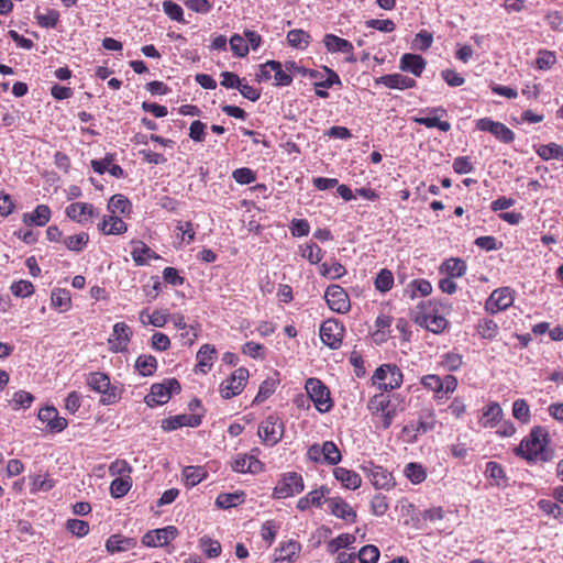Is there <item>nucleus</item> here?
<instances>
[{
	"instance_id": "obj_1",
	"label": "nucleus",
	"mask_w": 563,
	"mask_h": 563,
	"mask_svg": "<svg viewBox=\"0 0 563 563\" xmlns=\"http://www.w3.org/2000/svg\"><path fill=\"white\" fill-rule=\"evenodd\" d=\"M549 432L544 427H534L530 434L515 448V454L528 462H549L553 457V451L547 446Z\"/></svg>"
},
{
	"instance_id": "obj_2",
	"label": "nucleus",
	"mask_w": 563,
	"mask_h": 563,
	"mask_svg": "<svg viewBox=\"0 0 563 563\" xmlns=\"http://www.w3.org/2000/svg\"><path fill=\"white\" fill-rule=\"evenodd\" d=\"M86 383L92 390L101 395L100 402L102 405H113L121 398L120 388L111 385L110 377L106 373H89Z\"/></svg>"
},
{
	"instance_id": "obj_3",
	"label": "nucleus",
	"mask_w": 563,
	"mask_h": 563,
	"mask_svg": "<svg viewBox=\"0 0 563 563\" xmlns=\"http://www.w3.org/2000/svg\"><path fill=\"white\" fill-rule=\"evenodd\" d=\"M404 375L400 368L395 364H383L377 367L372 376V382L383 391H389L399 388L402 384Z\"/></svg>"
},
{
	"instance_id": "obj_4",
	"label": "nucleus",
	"mask_w": 563,
	"mask_h": 563,
	"mask_svg": "<svg viewBox=\"0 0 563 563\" xmlns=\"http://www.w3.org/2000/svg\"><path fill=\"white\" fill-rule=\"evenodd\" d=\"M305 389L320 413L329 412L332 409L333 402L330 397V390L320 379L308 378Z\"/></svg>"
},
{
	"instance_id": "obj_5",
	"label": "nucleus",
	"mask_w": 563,
	"mask_h": 563,
	"mask_svg": "<svg viewBox=\"0 0 563 563\" xmlns=\"http://www.w3.org/2000/svg\"><path fill=\"white\" fill-rule=\"evenodd\" d=\"M180 384L176 378L165 379L163 383L153 384L150 394L144 398L148 407L166 404L173 394H179Z\"/></svg>"
},
{
	"instance_id": "obj_6",
	"label": "nucleus",
	"mask_w": 563,
	"mask_h": 563,
	"mask_svg": "<svg viewBox=\"0 0 563 563\" xmlns=\"http://www.w3.org/2000/svg\"><path fill=\"white\" fill-rule=\"evenodd\" d=\"M305 488L302 476L297 472H288L282 475L277 482L273 497L284 499L300 494Z\"/></svg>"
},
{
	"instance_id": "obj_7",
	"label": "nucleus",
	"mask_w": 563,
	"mask_h": 563,
	"mask_svg": "<svg viewBox=\"0 0 563 563\" xmlns=\"http://www.w3.org/2000/svg\"><path fill=\"white\" fill-rule=\"evenodd\" d=\"M249 379V369L245 367H239L231 376L222 382L220 385V393L222 398L231 399L234 396L240 395Z\"/></svg>"
},
{
	"instance_id": "obj_8",
	"label": "nucleus",
	"mask_w": 563,
	"mask_h": 563,
	"mask_svg": "<svg viewBox=\"0 0 563 563\" xmlns=\"http://www.w3.org/2000/svg\"><path fill=\"white\" fill-rule=\"evenodd\" d=\"M324 299L328 307L338 313H346L351 309V301L347 292L340 285L332 284L327 287Z\"/></svg>"
},
{
	"instance_id": "obj_9",
	"label": "nucleus",
	"mask_w": 563,
	"mask_h": 563,
	"mask_svg": "<svg viewBox=\"0 0 563 563\" xmlns=\"http://www.w3.org/2000/svg\"><path fill=\"white\" fill-rule=\"evenodd\" d=\"M257 433L265 443L273 446L283 438L284 422L277 417L269 416L260 424Z\"/></svg>"
},
{
	"instance_id": "obj_10",
	"label": "nucleus",
	"mask_w": 563,
	"mask_h": 563,
	"mask_svg": "<svg viewBox=\"0 0 563 563\" xmlns=\"http://www.w3.org/2000/svg\"><path fill=\"white\" fill-rule=\"evenodd\" d=\"M362 470L376 489H389L394 487V477L391 473L384 467L373 462H367L362 466Z\"/></svg>"
},
{
	"instance_id": "obj_11",
	"label": "nucleus",
	"mask_w": 563,
	"mask_h": 563,
	"mask_svg": "<svg viewBox=\"0 0 563 563\" xmlns=\"http://www.w3.org/2000/svg\"><path fill=\"white\" fill-rule=\"evenodd\" d=\"M476 129L492 133L498 141L505 144H509L515 140V133L508 126L490 118L478 119L476 121Z\"/></svg>"
},
{
	"instance_id": "obj_12",
	"label": "nucleus",
	"mask_w": 563,
	"mask_h": 563,
	"mask_svg": "<svg viewBox=\"0 0 563 563\" xmlns=\"http://www.w3.org/2000/svg\"><path fill=\"white\" fill-rule=\"evenodd\" d=\"M514 302L512 290L509 287H500L495 289L485 302V309L489 313H497L506 310Z\"/></svg>"
},
{
	"instance_id": "obj_13",
	"label": "nucleus",
	"mask_w": 563,
	"mask_h": 563,
	"mask_svg": "<svg viewBox=\"0 0 563 563\" xmlns=\"http://www.w3.org/2000/svg\"><path fill=\"white\" fill-rule=\"evenodd\" d=\"M344 328L336 320H327L320 327V339L330 349H339L342 342Z\"/></svg>"
},
{
	"instance_id": "obj_14",
	"label": "nucleus",
	"mask_w": 563,
	"mask_h": 563,
	"mask_svg": "<svg viewBox=\"0 0 563 563\" xmlns=\"http://www.w3.org/2000/svg\"><path fill=\"white\" fill-rule=\"evenodd\" d=\"M177 536V528L175 526H167L147 531L142 538V543L145 547H164L174 540Z\"/></svg>"
},
{
	"instance_id": "obj_15",
	"label": "nucleus",
	"mask_w": 563,
	"mask_h": 563,
	"mask_svg": "<svg viewBox=\"0 0 563 563\" xmlns=\"http://www.w3.org/2000/svg\"><path fill=\"white\" fill-rule=\"evenodd\" d=\"M202 413H192V415H177L169 417L167 419H164L162 421V429L164 431L170 432L174 430H177L181 427H190V428H197L202 422Z\"/></svg>"
},
{
	"instance_id": "obj_16",
	"label": "nucleus",
	"mask_w": 563,
	"mask_h": 563,
	"mask_svg": "<svg viewBox=\"0 0 563 563\" xmlns=\"http://www.w3.org/2000/svg\"><path fill=\"white\" fill-rule=\"evenodd\" d=\"M132 336L131 328L124 322H118L113 325V331L109 338L110 350L113 352H123Z\"/></svg>"
},
{
	"instance_id": "obj_17",
	"label": "nucleus",
	"mask_w": 563,
	"mask_h": 563,
	"mask_svg": "<svg viewBox=\"0 0 563 563\" xmlns=\"http://www.w3.org/2000/svg\"><path fill=\"white\" fill-rule=\"evenodd\" d=\"M375 85H384L390 89L405 90L416 87L417 81L413 78L396 73L375 78Z\"/></svg>"
},
{
	"instance_id": "obj_18",
	"label": "nucleus",
	"mask_w": 563,
	"mask_h": 563,
	"mask_svg": "<svg viewBox=\"0 0 563 563\" xmlns=\"http://www.w3.org/2000/svg\"><path fill=\"white\" fill-rule=\"evenodd\" d=\"M264 464L253 455H236L232 462L231 467L239 473L257 474L263 470Z\"/></svg>"
},
{
	"instance_id": "obj_19",
	"label": "nucleus",
	"mask_w": 563,
	"mask_h": 563,
	"mask_svg": "<svg viewBox=\"0 0 563 563\" xmlns=\"http://www.w3.org/2000/svg\"><path fill=\"white\" fill-rule=\"evenodd\" d=\"M426 59L421 55L406 53L400 57L399 68L420 77L426 68Z\"/></svg>"
},
{
	"instance_id": "obj_20",
	"label": "nucleus",
	"mask_w": 563,
	"mask_h": 563,
	"mask_svg": "<svg viewBox=\"0 0 563 563\" xmlns=\"http://www.w3.org/2000/svg\"><path fill=\"white\" fill-rule=\"evenodd\" d=\"M217 356V350L212 344H203L197 352L196 358L198 361L196 365V373L200 372L206 374L211 369L213 361Z\"/></svg>"
},
{
	"instance_id": "obj_21",
	"label": "nucleus",
	"mask_w": 563,
	"mask_h": 563,
	"mask_svg": "<svg viewBox=\"0 0 563 563\" xmlns=\"http://www.w3.org/2000/svg\"><path fill=\"white\" fill-rule=\"evenodd\" d=\"M328 506L330 512L341 519L355 522L356 512L351 508V506L340 497L328 499Z\"/></svg>"
},
{
	"instance_id": "obj_22",
	"label": "nucleus",
	"mask_w": 563,
	"mask_h": 563,
	"mask_svg": "<svg viewBox=\"0 0 563 563\" xmlns=\"http://www.w3.org/2000/svg\"><path fill=\"white\" fill-rule=\"evenodd\" d=\"M301 545L295 540H289L282 543L279 548L275 550V562L276 563H290L299 554Z\"/></svg>"
},
{
	"instance_id": "obj_23",
	"label": "nucleus",
	"mask_w": 563,
	"mask_h": 563,
	"mask_svg": "<svg viewBox=\"0 0 563 563\" xmlns=\"http://www.w3.org/2000/svg\"><path fill=\"white\" fill-rule=\"evenodd\" d=\"M437 306L432 300L420 301L411 311L412 320L417 325L427 324L428 320L437 313Z\"/></svg>"
},
{
	"instance_id": "obj_24",
	"label": "nucleus",
	"mask_w": 563,
	"mask_h": 563,
	"mask_svg": "<svg viewBox=\"0 0 563 563\" xmlns=\"http://www.w3.org/2000/svg\"><path fill=\"white\" fill-rule=\"evenodd\" d=\"M333 476L343 487L352 490L357 489L362 483L361 476L355 471L345 467H335Z\"/></svg>"
},
{
	"instance_id": "obj_25",
	"label": "nucleus",
	"mask_w": 563,
	"mask_h": 563,
	"mask_svg": "<svg viewBox=\"0 0 563 563\" xmlns=\"http://www.w3.org/2000/svg\"><path fill=\"white\" fill-rule=\"evenodd\" d=\"M136 543L135 538H129L122 534H112L106 542V549L109 553L123 552L133 549Z\"/></svg>"
},
{
	"instance_id": "obj_26",
	"label": "nucleus",
	"mask_w": 563,
	"mask_h": 563,
	"mask_svg": "<svg viewBox=\"0 0 563 563\" xmlns=\"http://www.w3.org/2000/svg\"><path fill=\"white\" fill-rule=\"evenodd\" d=\"M66 216L77 222H81V216H89V217H97L98 211L97 209L91 205L87 202H75L70 203L66 207L65 210Z\"/></svg>"
},
{
	"instance_id": "obj_27",
	"label": "nucleus",
	"mask_w": 563,
	"mask_h": 563,
	"mask_svg": "<svg viewBox=\"0 0 563 563\" xmlns=\"http://www.w3.org/2000/svg\"><path fill=\"white\" fill-rule=\"evenodd\" d=\"M51 219V209L46 205H38L33 212L23 214V222L26 225H45Z\"/></svg>"
},
{
	"instance_id": "obj_28",
	"label": "nucleus",
	"mask_w": 563,
	"mask_h": 563,
	"mask_svg": "<svg viewBox=\"0 0 563 563\" xmlns=\"http://www.w3.org/2000/svg\"><path fill=\"white\" fill-rule=\"evenodd\" d=\"M323 44L330 53H351L353 52V45L350 41L339 37L334 34H325L323 37Z\"/></svg>"
},
{
	"instance_id": "obj_29",
	"label": "nucleus",
	"mask_w": 563,
	"mask_h": 563,
	"mask_svg": "<svg viewBox=\"0 0 563 563\" xmlns=\"http://www.w3.org/2000/svg\"><path fill=\"white\" fill-rule=\"evenodd\" d=\"M133 250L131 252L132 258L136 265L143 266L147 264V260L145 258H154L158 260L159 255H157L154 251L151 250L144 242L142 241H132Z\"/></svg>"
},
{
	"instance_id": "obj_30",
	"label": "nucleus",
	"mask_w": 563,
	"mask_h": 563,
	"mask_svg": "<svg viewBox=\"0 0 563 563\" xmlns=\"http://www.w3.org/2000/svg\"><path fill=\"white\" fill-rule=\"evenodd\" d=\"M503 416V409L499 404L490 402L488 404L484 411L483 417L481 419V423L485 428H494Z\"/></svg>"
},
{
	"instance_id": "obj_31",
	"label": "nucleus",
	"mask_w": 563,
	"mask_h": 563,
	"mask_svg": "<svg viewBox=\"0 0 563 563\" xmlns=\"http://www.w3.org/2000/svg\"><path fill=\"white\" fill-rule=\"evenodd\" d=\"M536 153L543 159H558L563 162V147L556 143L542 144L534 146Z\"/></svg>"
},
{
	"instance_id": "obj_32",
	"label": "nucleus",
	"mask_w": 563,
	"mask_h": 563,
	"mask_svg": "<svg viewBox=\"0 0 563 563\" xmlns=\"http://www.w3.org/2000/svg\"><path fill=\"white\" fill-rule=\"evenodd\" d=\"M126 224L124 221L117 217V216H110L109 219H103L102 223L100 224V230L103 234H113L119 235L126 231Z\"/></svg>"
},
{
	"instance_id": "obj_33",
	"label": "nucleus",
	"mask_w": 563,
	"mask_h": 563,
	"mask_svg": "<svg viewBox=\"0 0 563 563\" xmlns=\"http://www.w3.org/2000/svg\"><path fill=\"white\" fill-rule=\"evenodd\" d=\"M310 34L301 29H294L287 33V42L294 48L305 49L310 44Z\"/></svg>"
},
{
	"instance_id": "obj_34",
	"label": "nucleus",
	"mask_w": 563,
	"mask_h": 563,
	"mask_svg": "<svg viewBox=\"0 0 563 563\" xmlns=\"http://www.w3.org/2000/svg\"><path fill=\"white\" fill-rule=\"evenodd\" d=\"M266 66L274 71V79L276 86H289L292 82V76L286 71L283 64L278 60H267Z\"/></svg>"
},
{
	"instance_id": "obj_35",
	"label": "nucleus",
	"mask_w": 563,
	"mask_h": 563,
	"mask_svg": "<svg viewBox=\"0 0 563 563\" xmlns=\"http://www.w3.org/2000/svg\"><path fill=\"white\" fill-rule=\"evenodd\" d=\"M108 210L114 216L115 213L126 214L132 210L130 200L123 195H113L108 202Z\"/></svg>"
},
{
	"instance_id": "obj_36",
	"label": "nucleus",
	"mask_w": 563,
	"mask_h": 563,
	"mask_svg": "<svg viewBox=\"0 0 563 563\" xmlns=\"http://www.w3.org/2000/svg\"><path fill=\"white\" fill-rule=\"evenodd\" d=\"M485 476L494 481L497 486H506L507 485V476L503 468V466L494 461H490L486 464Z\"/></svg>"
},
{
	"instance_id": "obj_37",
	"label": "nucleus",
	"mask_w": 563,
	"mask_h": 563,
	"mask_svg": "<svg viewBox=\"0 0 563 563\" xmlns=\"http://www.w3.org/2000/svg\"><path fill=\"white\" fill-rule=\"evenodd\" d=\"M321 449L324 464L336 465L342 460V454L333 441H324Z\"/></svg>"
},
{
	"instance_id": "obj_38",
	"label": "nucleus",
	"mask_w": 563,
	"mask_h": 563,
	"mask_svg": "<svg viewBox=\"0 0 563 563\" xmlns=\"http://www.w3.org/2000/svg\"><path fill=\"white\" fill-rule=\"evenodd\" d=\"M356 541V537L351 533H341L327 543V551L330 554L339 552L343 548H350Z\"/></svg>"
},
{
	"instance_id": "obj_39",
	"label": "nucleus",
	"mask_w": 563,
	"mask_h": 563,
	"mask_svg": "<svg viewBox=\"0 0 563 563\" xmlns=\"http://www.w3.org/2000/svg\"><path fill=\"white\" fill-rule=\"evenodd\" d=\"M51 301L59 311H67L71 305L70 292L67 289L56 288L52 291Z\"/></svg>"
},
{
	"instance_id": "obj_40",
	"label": "nucleus",
	"mask_w": 563,
	"mask_h": 563,
	"mask_svg": "<svg viewBox=\"0 0 563 563\" xmlns=\"http://www.w3.org/2000/svg\"><path fill=\"white\" fill-rule=\"evenodd\" d=\"M207 473L201 466H186L183 470V477L186 486L194 487L202 482Z\"/></svg>"
},
{
	"instance_id": "obj_41",
	"label": "nucleus",
	"mask_w": 563,
	"mask_h": 563,
	"mask_svg": "<svg viewBox=\"0 0 563 563\" xmlns=\"http://www.w3.org/2000/svg\"><path fill=\"white\" fill-rule=\"evenodd\" d=\"M135 368L142 376H151L157 368V361L153 355H140L135 362Z\"/></svg>"
},
{
	"instance_id": "obj_42",
	"label": "nucleus",
	"mask_w": 563,
	"mask_h": 563,
	"mask_svg": "<svg viewBox=\"0 0 563 563\" xmlns=\"http://www.w3.org/2000/svg\"><path fill=\"white\" fill-rule=\"evenodd\" d=\"M404 473L406 477L412 483V484H420L427 478V471L426 468L419 464V463H408L405 466Z\"/></svg>"
},
{
	"instance_id": "obj_43",
	"label": "nucleus",
	"mask_w": 563,
	"mask_h": 563,
	"mask_svg": "<svg viewBox=\"0 0 563 563\" xmlns=\"http://www.w3.org/2000/svg\"><path fill=\"white\" fill-rule=\"evenodd\" d=\"M442 268L448 273L449 277H462L466 273V264L461 258H449L442 264Z\"/></svg>"
},
{
	"instance_id": "obj_44",
	"label": "nucleus",
	"mask_w": 563,
	"mask_h": 563,
	"mask_svg": "<svg viewBox=\"0 0 563 563\" xmlns=\"http://www.w3.org/2000/svg\"><path fill=\"white\" fill-rule=\"evenodd\" d=\"M393 285H394L393 273L387 268L380 269L374 280V286H375L376 290H378L379 292H387L388 290L391 289Z\"/></svg>"
},
{
	"instance_id": "obj_45",
	"label": "nucleus",
	"mask_w": 563,
	"mask_h": 563,
	"mask_svg": "<svg viewBox=\"0 0 563 563\" xmlns=\"http://www.w3.org/2000/svg\"><path fill=\"white\" fill-rule=\"evenodd\" d=\"M243 493L220 494L216 499V505L221 509H229L243 503Z\"/></svg>"
},
{
	"instance_id": "obj_46",
	"label": "nucleus",
	"mask_w": 563,
	"mask_h": 563,
	"mask_svg": "<svg viewBox=\"0 0 563 563\" xmlns=\"http://www.w3.org/2000/svg\"><path fill=\"white\" fill-rule=\"evenodd\" d=\"M132 483L130 477H118L111 482L110 494L113 498L125 496L131 489Z\"/></svg>"
},
{
	"instance_id": "obj_47",
	"label": "nucleus",
	"mask_w": 563,
	"mask_h": 563,
	"mask_svg": "<svg viewBox=\"0 0 563 563\" xmlns=\"http://www.w3.org/2000/svg\"><path fill=\"white\" fill-rule=\"evenodd\" d=\"M538 507L544 514L552 516L554 519L559 520L560 523H563V508L559 504L550 499H540Z\"/></svg>"
},
{
	"instance_id": "obj_48",
	"label": "nucleus",
	"mask_w": 563,
	"mask_h": 563,
	"mask_svg": "<svg viewBox=\"0 0 563 563\" xmlns=\"http://www.w3.org/2000/svg\"><path fill=\"white\" fill-rule=\"evenodd\" d=\"M88 242H89V235L86 232H81L79 234L67 236L64 240L65 246L69 251H74V252L82 251L86 247V245L88 244Z\"/></svg>"
},
{
	"instance_id": "obj_49",
	"label": "nucleus",
	"mask_w": 563,
	"mask_h": 563,
	"mask_svg": "<svg viewBox=\"0 0 563 563\" xmlns=\"http://www.w3.org/2000/svg\"><path fill=\"white\" fill-rule=\"evenodd\" d=\"M35 19L40 26L45 29H53L57 25L59 13L54 9H49L46 13H35Z\"/></svg>"
},
{
	"instance_id": "obj_50",
	"label": "nucleus",
	"mask_w": 563,
	"mask_h": 563,
	"mask_svg": "<svg viewBox=\"0 0 563 563\" xmlns=\"http://www.w3.org/2000/svg\"><path fill=\"white\" fill-rule=\"evenodd\" d=\"M413 121L418 124L424 125L429 129L437 128L442 132L451 130V124L448 121H441L438 117H420L415 118Z\"/></svg>"
},
{
	"instance_id": "obj_51",
	"label": "nucleus",
	"mask_w": 563,
	"mask_h": 563,
	"mask_svg": "<svg viewBox=\"0 0 563 563\" xmlns=\"http://www.w3.org/2000/svg\"><path fill=\"white\" fill-rule=\"evenodd\" d=\"M514 417L522 423L530 421V408L525 399H517L512 404Z\"/></svg>"
},
{
	"instance_id": "obj_52",
	"label": "nucleus",
	"mask_w": 563,
	"mask_h": 563,
	"mask_svg": "<svg viewBox=\"0 0 563 563\" xmlns=\"http://www.w3.org/2000/svg\"><path fill=\"white\" fill-rule=\"evenodd\" d=\"M390 407V399L383 395H375L371 400L368 401V409L374 415H379L380 412H385Z\"/></svg>"
},
{
	"instance_id": "obj_53",
	"label": "nucleus",
	"mask_w": 563,
	"mask_h": 563,
	"mask_svg": "<svg viewBox=\"0 0 563 563\" xmlns=\"http://www.w3.org/2000/svg\"><path fill=\"white\" fill-rule=\"evenodd\" d=\"M200 548L206 556L210 559L217 558L221 553V544L208 537H202L200 539Z\"/></svg>"
},
{
	"instance_id": "obj_54",
	"label": "nucleus",
	"mask_w": 563,
	"mask_h": 563,
	"mask_svg": "<svg viewBox=\"0 0 563 563\" xmlns=\"http://www.w3.org/2000/svg\"><path fill=\"white\" fill-rule=\"evenodd\" d=\"M357 559L360 563H376L379 559V550L372 544L364 545L358 551Z\"/></svg>"
},
{
	"instance_id": "obj_55",
	"label": "nucleus",
	"mask_w": 563,
	"mask_h": 563,
	"mask_svg": "<svg viewBox=\"0 0 563 563\" xmlns=\"http://www.w3.org/2000/svg\"><path fill=\"white\" fill-rule=\"evenodd\" d=\"M66 529L74 536L82 538L89 532V523L80 519H68Z\"/></svg>"
},
{
	"instance_id": "obj_56",
	"label": "nucleus",
	"mask_w": 563,
	"mask_h": 563,
	"mask_svg": "<svg viewBox=\"0 0 563 563\" xmlns=\"http://www.w3.org/2000/svg\"><path fill=\"white\" fill-rule=\"evenodd\" d=\"M498 324L492 319H484L478 324V333L483 339L493 340L498 334Z\"/></svg>"
},
{
	"instance_id": "obj_57",
	"label": "nucleus",
	"mask_w": 563,
	"mask_h": 563,
	"mask_svg": "<svg viewBox=\"0 0 563 563\" xmlns=\"http://www.w3.org/2000/svg\"><path fill=\"white\" fill-rule=\"evenodd\" d=\"M34 400V396L25 390H19L14 393L11 400L12 408L19 410L20 408H29Z\"/></svg>"
},
{
	"instance_id": "obj_58",
	"label": "nucleus",
	"mask_w": 563,
	"mask_h": 563,
	"mask_svg": "<svg viewBox=\"0 0 563 563\" xmlns=\"http://www.w3.org/2000/svg\"><path fill=\"white\" fill-rule=\"evenodd\" d=\"M11 292L15 297L25 298L31 296L34 292V286L31 282L21 279L19 282H14L11 287Z\"/></svg>"
},
{
	"instance_id": "obj_59",
	"label": "nucleus",
	"mask_w": 563,
	"mask_h": 563,
	"mask_svg": "<svg viewBox=\"0 0 563 563\" xmlns=\"http://www.w3.org/2000/svg\"><path fill=\"white\" fill-rule=\"evenodd\" d=\"M320 273L329 279H339L346 274V269L341 263L335 262L331 266L323 263Z\"/></svg>"
},
{
	"instance_id": "obj_60",
	"label": "nucleus",
	"mask_w": 563,
	"mask_h": 563,
	"mask_svg": "<svg viewBox=\"0 0 563 563\" xmlns=\"http://www.w3.org/2000/svg\"><path fill=\"white\" fill-rule=\"evenodd\" d=\"M276 389V382L274 379H265L258 388V393L254 398V402L261 404L271 397Z\"/></svg>"
},
{
	"instance_id": "obj_61",
	"label": "nucleus",
	"mask_w": 563,
	"mask_h": 563,
	"mask_svg": "<svg viewBox=\"0 0 563 563\" xmlns=\"http://www.w3.org/2000/svg\"><path fill=\"white\" fill-rule=\"evenodd\" d=\"M389 508L387 497L383 494H376L371 500V510L373 515L380 517L386 514Z\"/></svg>"
},
{
	"instance_id": "obj_62",
	"label": "nucleus",
	"mask_w": 563,
	"mask_h": 563,
	"mask_svg": "<svg viewBox=\"0 0 563 563\" xmlns=\"http://www.w3.org/2000/svg\"><path fill=\"white\" fill-rule=\"evenodd\" d=\"M230 47L232 53L238 57H244L249 54V45L240 34H234L230 38Z\"/></svg>"
},
{
	"instance_id": "obj_63",
	"label": "nucleus",
	"mask_w": 563,
	"mask_h": 563,
	"mask_svg": "<svg viewBox=\"0 0 563 563\" xmlns=\"http://www.w3.org/2000/svg\"><path fill=\"white\" fill-rule=\"evenodd\" d=\"M163 10L165 12V14L174 20V21H177V22H184V11H183V8L177 4L176 2L172 1V0H166L163 2Z\"/></svg>"
},
{
	"instance_id": "obj_64",
	"label": "nucleus",
	"mask_w": 563,
	"mask_h": 563,
	"mask_svg": "<svg viewBox=\"0 0 563 563\" xmlns=\"http://www.w3.org/2000/svg\"><path fill=\"white\" fill-rule=\"evenodd\" d=\"M463 363V358L457 353H445L442 356L441 365L449 372L457 371Z\"/></svg>"
}]
</instances>
